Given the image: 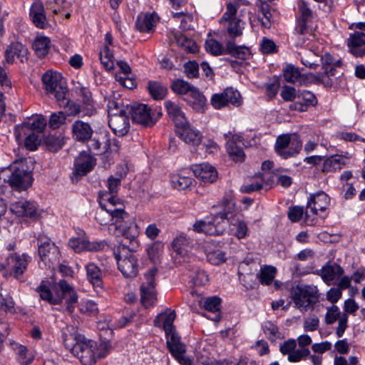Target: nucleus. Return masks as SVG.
<instances>
[{"instance_id": "603ef678", "label": "nucleus", "mask_w": 365, "mask_h": 365, "mask_svg": "<svg viewBox=\"0 0 365 365\" xmlns=\"http://www.w3.org/2000/svg\"><path fill=\"white\" fill-rule=\"evenodd\" d=\"M277 272L276 267L270 265H264L261 267L258 277L260 282L264 285L270 284L275 277Z\"/></svg>"}, {"instance_id": "c9c22d12", "label": "nucleus", "mask_w": 365, "mask_h": 365, "mask_svg": "<svg viewBox=\"0 0 365 365\" xmlns=\"http://www.w3.org/2000/svg\"><path fill=\"white\" fill-rule=\"evenodd\" d=\"M223 212L215 215V220H219L225 226V220L232 222V220L237 216L235 211V203L232 199H227L223 202Z\"/></svg>"}, {"instance_id": "f704fd0d", "label": "nucleus", "mask_w": 365, "mask_h": 365, "mask_svg": "<svg viewBox=\"0 0 365 365\" xmlns=\"http://www.w3.org/2000/svg\"><path fill=\"white\" fill-rule=\"evenodd\" d=\"M175 318L174 311L167 309L165 312L159 314L154 320V325L158 327H163L165 333H170L175 330L173 326Z\"/></svg>"}, {"instance_id": "473e14b6", "label": "nucleus", "mask_w": 365, "mask_h": 365, "mask_svg": "<svg viewBox=\"0 0 365 365\" xmlns=\"http://www.w3.org/2000/svg\"><path fill=\"white\" fill-rule=\"evenodd\" d=\"M28 49L25 46L19 42L12 43L5 51L6 61L11 63L14 61V56H16L21 62L26 58Z\"/></svg>"}, {"instance_id": "7c9ffc66", "label": "nucleus", "mask_w": 365, "mask_h": 365, "mask_svg": "<svg viewBox=\"0 0 365 365\" xmlns=\"http://www.w3.org/2000/svg\"><path fill=\"white\" fill-rule=\"evenodd\" d=\"M95 165V160L87 153H81L76 160L74 173L79 176L90 172Z\"/></svg>"}, {"instance_id": "6e6552de", "label": "nucleus", "mask_w": 365, "mask_h": 365, "mask_svg": "<svg viewBox=\"0 0 365 365\" xmlns=\"http://www.w3.org/2000/svg\"><path fill=\"white\" fill-rule=\"evenodd\" d=\"M237 6L228 3L226 6V11L220 19V24L224 25L227 33L232 37L242 35L243 29V24L242 21L236 16Z\"/></svg>"}, {"instance_id": "4c0bfd02", "label": "nucleus", "mask_w": 365, "mask_h": 365, "mask_svg": "<svg viewBox=\"0 0 365 365\" xmlns=\"http://www.w3.org/2000/svg\"><path fill=\"white\" fill-rule=\"evenodd\" d=\"M344 273L342 267L336 263L327 264L321 269V277L328 284Z\"/></svg>"}, {"instance_id": "052dcab7", "label": "nucleus", "mask_w": 365, "mask_h": 365, "mask_svg": "<svg viewBox=\"0 0 365 365\" xmlns=\"http://www.w3.org/2000/svg\"><path fill=\"white\" fill-rule=\"evenodd\" d=\"M283 76L287 82L292 83L297 82L302 78L299 69L292 65L287 66L284 68Z\"/></svg>"}, {"instance_id": "e433bc0d", "label": "nucleus", "mask_w": 365, "mask_h": 365, "mask_svg": "<svg viewBox=\"0 0 365 365\" xmlns=\"http://www.w3.org/2000/svg\"><path fill=\"white\" fill-rule=\"evenodd\" d=\"M86 277L94 287L101 288L103 286V273L97 264L89 262L86 266Z\"/></svg>"}, {"instance_id": "412c9836", "label": "nucleus", "mask_w": 365, "mask_h": 365, "mask_svg": "<svg viewBox=\"0 0 365 365\" xmlns=\"http://www.w3.org/2000/svg\"><path fill=\"white\" fill-rule=\"evenodd\" d=\"M330 199L324 192L320 191L315 194L310 195L307 201V209H310L314 215L323 213L329 207Z\"/></svg>"}, {"instance_id": "393cba45", "label": "nucleus", "mask_w": 365, "mask_h": 365, "mask_svg": "<svg viewBox=\"0 0 365 365\" xmlns=\"http://www.w3.org/2000/svg\"><path fill=\"white\" fill-rule=\"evenodd\" d=\"M108 125L116 135H125L129 130L127 113L109 116Z\"/></svg>"}, {"instance_id": "72a5a7b5", "label": "nucleus", "mask_w": 365, "mask_h": 365, "mask_svg": "<svg viewBox=\"0 0 365 365\" xmlns=\"http://www.w3.org/2000/svg\"><path fill=\"white\" fill-rule=\"evenodd\" d=\"M348 160L347 155H331L324 161L322 171L329 173L339 170L346 165Z\"/></svg>"}, {"instance_id": "cd10ccee", "label": "nucleus", "mask_w": 365, "mask_h": 365, "mask_svg": "<svg viewBox=\"0 0 365 365\" xmlns=\"http://www.w3.org/2000/svg\"><path fill=\"white\" fill-rule=\"evenodd\" d=\"M10 210L18 216L36 217L38 216L36 205L30 201H19L10 206Z\"/></svg>"}, {"instance_id": "b1692460", "label": "nucleus", "mask_w": 365, "mask_h": 365, "mask_svg": "<svg viewBox=\"0 0 365 365\" xmlns=\"http://www.w3.org/2000/svg\"><path fill=\"white\" fill-rule=\"evenodd\" d=\"M346 42L350 53L354 56L362 57L365 55L364 33L355 31L350 34Z\"/></svg>"}, {"instance_id": "4be33fe9", "label": "nucleus", "mask_w": 365, "mask_h": 365, "mask_svg": "<svg viewBox=\"0 0 365 365\" xmlns=\"http://www.w3.org/2000/svg\"><path fill=\"white\" fill-rule=\"evenodd\" d=\"M178 135L186 143L197 145L202 140L200 132L192 127L187 121L176 128Z\"/></svg>"}, {"instance_id": "5fc2aeb1", "label": "nucleus", "mask_w": 365, "mask_h": 365, "mask_svg": "<svg viewBox=\"0 0 365 365\" xmlns=\"http://www.w3.org/2000/svg\"><path fill=\"white\" fill-rule=\"evenodd\" d=\"M193 179L190 177L182 175H173L171 177V184L173 187L179 190L187 189L192 185Z\"/></svg>"}, {"instance_id": "ddd939ff", "label": "nucleus", "mask_w": 365, "mask_h": 365, "mask_svg": "<svg viewBox=\"0 0 365 365\" xmlns=\"http://www.w3.org/2000/svg\"><path fill=\"white\" fill-rule=\"evenodd\" d=\"M241 103L240 93L232 88H227L221 93H215L210 98V104L215 109H220L230 104L239 106Z\"/></svg>"}, {"instance_id": "0eeeda50", "label": "nucleus", "mask_w": 365, "mask_h": 365, "mask_svg": "<svg viewBox=\"0 0 365 365\" xmlns=\"http://www.w3.org/2000/svg\"><path fill=\"white\" fill-rule=\"evenodd\" d=\"M77 235L76 237H73L68 241V245L76 252H99L103 250L107 246L105 240L90 241L83 230H78Z\"/></svg>"}, {"instance_id": "ea45409f", "label": "nucleus", "mask_w": 365, "mask_h": 365, "mask_svg": "<svg viewBox=\"0 0 365 365\" xmlns=\"http://www.w3.org/2000/svg\"><path fill=\"white\" fill-rule=\"evenodd\" d=\"M157 22L156 16L154 14H142L136 20V28L141 32L150 31Z\"/></svg>"}, {"instance_id": "e2e57ef3", "label": "nucleus", "mask_w": 365, "mask_h": 365, "mask_svg": "<svg viewBox=\"0 0 365 365\" xmlns=\"http://www.w3.org/2000/svg\"><path fill=\"white\" fill-rule=\"evenodd\" d=\"M78 307L80 312L86 315H95L98 311L97 304L89 299H82Z\"/></svg>"}, {"instance_id": "4d7b16f0", "label": "nucleus", "mask_w": 365, "mask_h": 365, "mask_svg": "<svg viewBox=\"0 0 365 365\" xmlns=\"http://www.w3.org/2000/svg\"><path fill=\"white\" fill-rule=\"evenodd\" d=\"M13 349L17 354L19 361L21 364L24 365H29L33 361V356L29 353L26 346L19 344H14L13 345Z\"/></svg>"}, {"instance_id": "9b49d317", "label": "nucleus", "mask_w": 365, "mask_h": 365, "mask_svg": "<svg viewBox=\"0 0 365 365\" xmlns=\"http://www.w3.org/2000/svg\"><path fill=\"white\" fill-rule=\"evenodd\" d=\"M156 272V268L149 269L144 275L145 281L140 287L141 302L146 307L153 305L157 300L155 289V276Z\"/></svg>"}, {"instance_id": "c85d7f7f", "label": "nucleus", "mask_w": 365, "mask_h": 365, "mask_svg": "<svg viewBox=\"0 0 365 365\" xmlns=\"http://www.w3.org/2000/svg\"><path fill=\"white\" fill-rule=\"evenodd\" d=\"M46 125V120L43 118H36L30 123L29 122L23 123L15 127V136L18 141L21 140L23 135L26 133V130H33L38 132L42 131Z\"/></svg>"}, {"instance_id": "2eb2a0df", "label": "nucleus", "mask_w": 365, "mask_h": 365, "mask_svg": "<svg viewBox=\"0 0 365 365\" xmlns=\"http://www.w3.org/2000/svg\"><path fill=\"white\" fill-rule=\"evenodd\" d=\"M38 254L41 259L46 264H53L59 259L60 252L54 243L51 242L48 237L41 235L38 237Z\"/></svg>"}, {"instance_id": "680f3d73", "label": "nucleus", "mask_w": 365, "mask_h": 365, "mask_svg": "<svg viewBox=\"0 0 365 365\" xmlns=\"http://www.w3.org/2000/svg\"><path fill=\"white\" fill-rule=\"evenodd\" d=\"M193 88L194 86L181 79H177L171 84L172 91L179 95H188Z\"/></svg>"}, {"instance_id": "0e129e2a", "label": "nucleus", "mask_w": 365, "mask_h": 365, "mask_svg": "<svg viewBox=\"0 0 365 365\" xmlns=\"http://www.w3.org/2000/svg\"><path fill=\"white\" fill-rule=\"evenodd\" d=\"M139 232V227L134 221L130 222L128 225L125 226L122 230L123 236L129 240L130 242L135 241L138 237Z\"/></svg>"}, {"instance_id": "1a4fd4ad", "label": "nucleus", "mask_w": 365, "mask_h": 365, "mask_svg": "<svg viewBox=\"0 0 365 365\" xmlns=\"http://www.w3.org/2000/svg\"><path fill=\"white\" fill-rule=\"evenodd\" d=\"M302 146V143L297 137L291 139L289 135H282L277 138L275 150L282 158L287 159L298 154Z\"/></svg>"}, {"instance_id": "69168bd1", "label": "nucleus", "mask_w": 365, "mask_h": 365, "mask_svg": "<svg viewBox=\"0 0 365 365\" xmlns=\"http://www.w3.org/2000/svg\"><path fill=\"white\" fill-rule=\"evenodd\" d=\"M128 109V106H125L120 102L113 99L109 100L108 103V113L109 116L127 113Z\"/></svg>"}, {"instance_id": "bb28decb", "label": "nucleus", "mask_w": 365, "mask_h": 365, "mask_svg": "<svg viewBox=\"0 0 365 365\" xmlns=\"http://www.w3.org/2000/svg\"><path fill=\"white\" fill-rule=\"evenodd\" d=\"M30 18L34 25L39 29H44L46 26V18L43 3L36 0L31 4L29 12Z\"/></svg>"}, {"instance_id": "79ce46f5", "label": "nucleus", "mask_w": 365, "mask_h": 365, "mask_svg": "<svg viewBox=\"0 0 365 365\" xmlns=\"http://www.w3.org/2000/svg\"><path fill=\"white\" fill-rule=\"evenodd\" d=\"M297 98L301 100L300 102L296 103L294 108L299 111H306L309 106H314L317 103L315 96L309 91H303L298 93Z\"/></svg>"}, {"instance_id": "8fccbe9b", "label": "nucleus", "mask_w": 365, "mask_h": 365, "mask_svg": "<svg viewBox=\"0 0 365 365\" xmlns=\"http://www.w3.org/2000/svg\"><path fill=\"white\" fill-rule=\"evenodd\" d=\"M72 1L73 0H48L47 8L54 14H61L71 7Z\"/></svg>"}, {"instance_id": "49530a36", "label": "nucleus", "mask_w": 365, "mask_h": 365, "mask_svg": "<svg viewBox=\"0 0 365 365\" xmlns=\"http://www.w3.org/2000/svg\"><path fill=\"white\" fill-rule=\"evenodd\" d=\"M227 53L241 59H246L251 55L248 47L236 46L232 41L227 43Z\"/></svg>"}, {"instance_id": "6e6d98bb", "label": "nucleus", "mask_w": 365, "mask_h": 365, "mask_svg": "<svg viewBox=\"0 0 365 365\" xmlns=\"http://www.w3.org/2000/svg\"><path fill=\"white\" fill-rule=\"evenodd\" d=\"M205 50L213 56L227 54V47L225 48L222 44L214 38L207 39L205 43Z\"/></svg>"}, {"instance_id": "f8f14e48", "label": "nucleus", "mask_w": 365, "mask_h": 365, "mask_svg": "<svg viewBox=\"0 0 365 365\" xmlns=\"http://www.w3.org/2000/svg\"><path fill=\"white\" fill-rule=\"evenodd\" d=\"M88 148L91 152L96 155L103 154L109 150L117 152L118 145L115 140L111 144L109 135L106 133H102L91 138L88 142Z\"/></svg>"}, {"instance_id": "a878e982", "label": "nucleus", "mask_w": 365, "mask_h": 365, "mask_svg": "<svg viewBox=\"0 0 365 365\" xmlns=\"http://www.w3.org/2000/svg\"><path fill=\"white\" fill-rule=\"evenodd\" d=\"M194 175L205 182H213L217 178L216 169L207 163L195 165L192 168Z\"/></svg>"}, {"instance_id": "a211bd4d", "label": "nucleus", "mask_w": 365, "mask_h": 365, "mask_svg": "<svg viewBox=\"0 0 365 365\" xmlns=\"http://www.w3.org/2000/svg\"><path fill=\"white\" fill-rule=\"evenodd\" d=\"M297 341L295 339H289L285 341L280 346V351L283 355H287V359L289 362H299L305 359L309 354V349H296Z\"/></svg>"}, {"instance_id": "7ed1b4c3", "label": "nucleus", "mask_w": 365, "mask_h": 365, "mask_svg": "<svg viewBox=\"0 0 365 365\" xmlns=\"http://www.w3.org/2000/svg\"><path fill=\"white\" fill-rule=\"evenodd\" d=\"M99 197L101 210H97L96 220L101 225L117 224L128 217L125 205L120 198L107 193H100Z\"/></svg>"}, {"instance_id": "20e7f679", "label": "nucleus", "mask_w": 365, "mask_h": 365, "mask_svg": "<svg viewBox=\"0 0 365 365\" xmlns=\"http://www.w3.org/2000/svg\"><path fill=\"white\" fill-rule=\"evenodd\" d=\"M289 294L294 307L305 312L317 301L318 289L314 285L299 283L291 287Z\"/></svg>"}, {"instance_id": "2f4dec72", "label": "nucleus", "mask_w": 365, "mask_h": 365, "mask_svg": "<svg viewBox=\"0 0 365 365\" xmlns=\"http://www.w3.org/2000/svg\"><path fill=\"white\" fill-rule=\"evenodd\" d=\"M164 105L168 115L174 122L176 128L187 122L184 113L177 103L171 101H165Z\"/></svg>"}, {"instance_id": "6ab92c4d", "label": "nucleus", "mask_w": 365, "mask_h": 365, "mask_svg": "<svg viewBox=\"0 0 365 365\" xmlns=\"http://www.w3.org/2000/svg\"><path fill=\"white\" fill-rule=\"evenodd\" d=\"M225 226L219 220H215V215L212 220H197L192 225V230L197 232L209 235H220L223 234Z\"/></svg>"}, {"instance_id": "39448f33", "label": "nucleus", "mask_w": 365, "mask_h": 365, "mask_svg": "<svg viewBox=\"0 0 365 365\" xmlns=\"http://www.w3.org/2000/svg\"><path fill=\"white\" fill-rule=\"evenodd\" d=\"M32 182L31 172L26 170L24 168L18 167L14 170L6 169L0 171V186L7 182L16 190H24L30 187Z\"/></svg>"}, {"instance_id": "c756f323", "label": "nucleus", "mask_w": 365, "mask_h": 365, "mask_svg": "<svg viewBox=\"0 0 365 365\" xmlns=\"http://www.w3.org/2000/svg\"><path fill=\"white\" fill-rule=\"evenodd\" d=\"M242 142V138L240 135H235L232 139L227 140L226 146L227 151L232 159L235 162H242L245 160V153L243 149L237 143Z\"/></svg>"}, {"instance_id": "3c124183", "label": "nucleus", "mask_w": 365, "mask_h": 365, "mask_svg": "<svg viewBox=\"0 0 365 365\" xmlns=\"http://www.w3.org/2000/svg\"><path fill=\"white\" fill-rule=\"evenodd\" d=\"M172 16L176 21L180 22V28L184 31H189L193 29V17L186 12H172Z\"/></svg>"}, {"instance_id": "58836bf2", "label": "nucleus", "mask_w": 365, "mask_h": 365, "mask_svg": "<svg viewBox=\"0 0 365 365\" xmlns=\"http://www.w3.org/2000/svg\"><path fill=\"white\" fill-rule=\"evenodd\" d=\"M187 101L191 106L196 110L202 112L207 105L205 96L196 88H193L187 95Z\"/></svg>"}, {"instance_id": "de8ad7c7", "label": "nucleus", "mask_w": 365, "mask_h": 365, "mask_svg": "<svg viewBox=\"0 0 365 365\" xmlns=\"http://www.w3.org/2000/svg\"><path fill=\"white\" fill-rule=\"evenodd\" d=\"M191 242L190 238L187 237L185 234H180L173 240L172 246L177 254L183 255Z\"/></svg>"}, {"instance_id": "c03bdc74", "label": "nucleus", "mask_w": 365, "mask_h": 365, "mask_svg": "<svg viewBox=\"0 0 365 365\" xmlns=\"http://www.w3.org/2000/svg\"><path fill=\"white\" fill-rule=\"evenodd\" d=\"M83 102L82 112L85 115L91 116L96 113V107L89 91L82 89L81 91Z\"/></svg>"}, {"instance_id": "f257e3e1", "label": "nucleus", "mask_w": 365, "mask_h": 365, "mask_svg": "<svg viewBox=\"0 0 365 365\" xmlns=\"http://www.w3.org/2000/svg\"><path fill=\"white\" fill-rule=\"evenodd\" d=\"M66 348L76 356L83 365H94L96 361L105 357L110 349L108 342H102L98 346L91 340H87L78 334L73 327H67L62 334Z\"/></svg>"}, {"instance_id": "13d9d810", "label": "nucleus", "mask_w": 365, "mask_h": 365, "mask_svg": "<svg viewBox=\"0 0 365 365\" xmlns=\"http://www.w3.org/2000/svg\"><path fill=\"white\" fill-rule=\"evenodd\" d=\"M100 60L107 70L114 68V57L109 47L105 45L100 51Z\"/></svg>"}, {"instance_id": "f03ea898", "label": "nucleus", "mask_w": 365, "mask_h": 365, "mask_svg": "<svg viewBox=\"0 0 365 365\" xmlns=\"http://www.w3.org/2000/svg\"><path fill=\"white\" fill-rule=\"evenodd\" d=\"M41 299L48 302L51 304H61L64 299L66 304V310L72 314L74 311L75 304L78 301V295L74 288L65 280H60L51 287L43 282L38 287Z\"/></svg>"}, {"instance_id": "dca6fc26", "label": "nucleus", "mask_w": 365, "mask_h": 365, "mask_svg": "<svg viewBox=\"0 0 365 365\" xmlns=\"http://www.w3.org/2000/svg\"><path fill=\"white\" fill-rule=\"evenodd\" d=\"M336 321H338V327L336 334L338 337H341L347 327V314L341 313L339 308L336 305L327 307L324 318L325 323L327 324H332Z\"/></svg>"}, {"instance_id": "9d476101", "label": "nucleus", "mask_w": 365, "mask_h": 365, "mask_svg": "<svg viewBox=\"0 0 365 365\" xmlns=\"http://www.w3.org/2000/svg\"><path fill=\"white\" fill-rule=\"evenodd\" d=\"M167 346L172 356L180 365H192V360L185 354V346L180 341V339L175 330L170 333H165Z\"/></svg>"}, {"instance_id": "aec40b11", "label": "nucleus", "mask_w": 365, "mask_h": 365, "mask_svg": "<svg viewBox=\"0 0 365 365\" xmlns=\"http://www.w3.org/2000/svg\"><path fill=\"white\" fill-rule=\"evenodd\" d=\"M133 122L145 126L153 125L155 121L151 115V110L145 104H136L129 108Z\"/></svg>"}, {"instance_id": "09e8293b", "label": "nucleus", "mask_w": 365, "mask_h": 365, "mask_svg": "<svg viewBox=\"0 0 365 365\" xmlns=\"http://www.w3.org/2000/svg\"><path fill=\"white\" fill-rule=\"evenodd\" d=\"M148 90L150 96L155 100L164 98L168 92L166 86L158 81H149L148 83Z\"/></svg>"}, {"instance_id": "37998d69", "label": "nucleus", "mask_w": 365, "mask_h": 365, "mask_svg": "<svg viewBox=\"0 0 365 365\" xmlns=\"http://www.w3.org/2000/svg\"><path fill=\"white\" fill-rule=\"evenodd\" d=\"M32 46L38 57H44L49 51L51 41L46 36H38L35 38Z\"/></svg>"}, {"instance_id": "774afa93", "label": "nucleus", "mask_w": 365, "mask_h": 365, "mask_svg": "<svg viewBox=\"0 0 365 365\" xmlns=\"http://www.w3.org/2000/svg\"><path fill=\"white\" fill-rule=\"evenodd\" d=\"M46 144L52 152H56L64 145L63 138L61 136L49 135L46 139Z\"/></svg>"}, {"instance_id": "a18cd8bd", "label": "nucleus", "mask_w": 365, "mask_h": 365, "mask_svg": "<svg viewBox=\"0 0 365 365\" xmlns=\"http://www.w3.org/2000/svg\"><path fill=\"white\" fill-rule=\"evenodd\" d=\"M301 62L310 68L315 69L319 66L320 56L312 50H305L299 53Z\"/></svg>"}, {"instance_id": "a19ab883", "label": "nucleus", "mask_w": 365, "mask_h": 365, "mask_svg": "<svg viewBox=\"0 0 365 365\" xmlns=\"http://www.w3.org/2000/svg\"><path fill=\"white\" fill-rule=\"evenodd\" d=\"M319 61H321L324 74L327 76H334L336 68L341 66V61L339 60H334L329 53H325L324 56H320Z\"/></svg>"}, {"instance_id": "f3484780", "label": "nucleus", "mask_w": 365, "mask_h": 365, "mask_svg": "<svg viewBox=\"0 0 365 365\" xmlns=\"http://www.w3.org/2000/svg\"><path fill=\"white\" fill-rule=\"evenodd\" d=\"M29 259L30 257L26 254H11L6 259V269L10 272L14 277L19 279L26 269Z\"/></svg>"}, {"instance_id": "423d86ee", "label": "nucleus", "mask_w": 365, "mask_h": 365, "mask_svg": "<svg viewBox=\"0 0 365 365\" xmlns=\"http://www.w3.org/2000/svg\"><path fill=\"white\" fill-rule=\"evenodd\" d=\"M41 81L48 96H53L57 101L65 99L67 88L59 73L48 71L42 76Z\"/></svg>"}, {"instance_id": "bf43d9fd", "label": "nucleus", "mask_w": 365, "mask_h": 365, "mask_svg": "<svg viewBox=\"0 0 365 365\" xmlns=\"http://www.w3.org/2000/svg\"><path fill=\"white\" fill-rule=\"evenodd\" d=\"M262 329L264 334L271 341H275L277 339L282 338V334L279 331L277 326L272 322L267 321L264 322Z\"/></svg>"}, {"instance_id": "5701e85b", "label": "nucleus", "mask_w": 365, "mask_h": 365, "mask_svg": "<svg viewBox=\"0 0 365 365\" xmlns=\"http://www.w3.org/2000/svg\"><path fill=\"white\" fill-rule=\"evenodd\" d=\"M73 138L78 142L86 143L93 136V130L88 123L76 120L71 126Z\"/></svg>"}, {"instance_id": "864d4df0", "label": "nucleus", "mask_w": 365, "mask_h": 365, "mask_svg": "<svg viewBox=\"0 0 365 365\" xmlns=\"http://www.w3.org/2000/svg\"><path fill=\"white\" fill-rule=\"evenodd\" d=\"M177 44L187 53H195L197 46L195 42L183 34L175 35Z\"/></svg>"}, {"instance_id": "4468645a", "label": "nucleus", "mask_w": 365, "mask_h": 365, "mask_svg": "<svg viewBox=\"0 0 365 365\" xmlns=\"http://www.w3.org/2000/svg\"><path fill=\"white\" fill-rule=\"evenodd\" d=\"M118 269L126 278L134 277L137 275L139 264L137 257L131 252L120 254L116 257Z\"/></svg>"}, {"instance_id": "338daca9", "label": "nucleus", "mask_w": 365, "mask_h": 365, "mask_svg": "<svg viewBox=\"0 0 365 365\" xmlns=\"http://www.w3.org/2000/svg\"><path fill=\"white\" fill-rule=\"evenodd\" d=\"M163 245L159 242L152 244L147 250L149 258L156 263L163 252Z\"/></svg>"}]
</instances>
